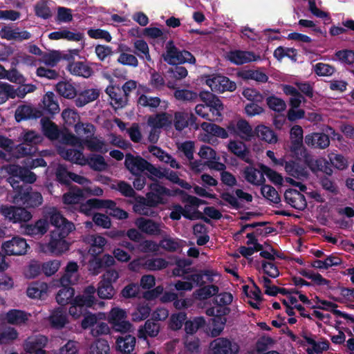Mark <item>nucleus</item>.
Segmentation results:
<instances>
[{
	"label": "nucleus",
	"instance_id": "nucleus-10",
	"mask_svg": "<svg viewBox=\"0 0 354 354\" xmlns=\"http://www.w3.org/2000/svg\"><path fill=\"white\" fill-rule=\"evenodd\" d=\"M202 101L208 106L210 121L220 122L223 120L224 105L221 100L210 93H203L200 95Z\"/></svg>",
	"mask_w": 354,
	"mask_h": 354
},
{
	"label": "nucleus",
	"instance_id": "nucleus-15",
	"mask_svg": "<svg viewBox=\"0 0 354 354\" xmlns=\"http://www.w3.org/2000/svg\"><path fill=\"white\" fill-rule=\"evenodd\" d=\"M0 212L13 223L27 222L32 217L31 213L25 208L14 206L3 205L0 208Z\"/></svg>",
	"mask_w": 354,
	"mask_h": 354
},
{
	"label": "nucleus",
	"instance_id": "nucleus-34",
	"mask_svg": "<svg viewBox=\"0 0 354 354\" xmlns=\"http://www.w3.org/2000/svg\"><path fill=\"white\" fill-rule=\"evenodd\" d=\"M290 151L298 154L302 150L303 129L299 125H295L290 129Z\"/></svg>",
	"mask_w": 354,
	"mask_h": 354
},
{
	"label": "nucleus",
	"instance_id": "nucleus-64",
	"mask_svg": "<svg viewBox=\"0 0 354 354\" xmlns=\"http://www.w3.org/2000/svg\"><path fill=\"white\" fill-rule=\"evenodd\" d=\"M109 345L104 339H97L90 348V354H108Z\"/></svg>",
	"mask_w": 354,
	"mask_h": 354
},
{
	"label": "nucleus",
	"instance_id": "nucleus-46",
	"mask_svg": "<svg viewBox=\"0 0 354 354\" xmlns=\"http://www.w3.org/2000/svg\"><path fill=\"white\" fill-rule=\"evenodd\" d=\"M243 290L248 298V303L256 309H259L262 301L261 292L255 285L248 291V287L244 286Z\"/></svg>",
	"mask_w": 354,
	"mask_h": 354
},
{
	"label": "nucleus",
	"instance_id": "nucleus-49",
	"mask_svg": "<svg viewBox=\"0 0 354 354\" xmlns=\"http://www.w3.org/2000/svg\"><path fill=\"white\" fill-rule=\"evenodd\" d=\"M148 200L146 197L139 196L136 198V203L133 206V211L140 215L153 216L154 212L150 209Z\"/></svg>",
	"mask_w": 354,
	"mask_h": 354
},
{
	"label": "nucleus",
	"instance_id": "nucleus-18",
	"mask_svg": "<svg viewBox=\"0 0 354 354\" xmlns=\"http://www.w3.org/2000/svg\"><path fill=\"white\" fill-rule=\"evenodd\" d=\"M135 224L142 232L151 236L162 235L164 225L160 223L155 222L151 219H147L143 217L137 218Z\"/></svg>",
	"mask_w": 354,
	"mask_h": 354
},
{
	"label": "nucleus",
	"instance_id": "nucleus-63",
	"mask_svg": "<svg viewBox=\"0 0 354 354\" xmlns=\"http://www.w3.org/2000/svg\"><path fill=\"white\" fill-rule=\"evenodd\" d=\"M115 294V290L111 283L100 281L97 288V295L101 299H111Z\"/></svg>",
	"mask_w": 354,
	"mask_h": 354
},
{
	"label": "nucleus",
	"instance_id": "nucleus-41",
	"mask_svg": "<svg viewBox=\"0 0 354 354\" xmlns=\"http://www.w3.org/2000/svg\"><path fill=\"white\" fill-rule=\"evenodd\" d=\"M227 149L231 153L239 158L245 160L246 162H249L248 158L249 151L244 142L238 140H230L228 142Z\"/></svg>",
	"mask_w": 354,
	"mask_h": 354
},
{
	"label": "nucleus",
	"instance_id": "nucleus-59",
	"mask_svg": "<svg viewBox=\"0 0 354 354\" xmlns=\"http://www.w3.org/2000/svg\"><path fill=\"white\" fill-rule=\"evenodd\" d=\"M307 342L310 346L307 348L308 354L321 353L323 351L328 350L329 348L328 341L316 342L311 338H308Z\"/></svg>",
	"mask_w": 354,
	"mask_h": 354
},
{
	"label": "nucleus",
	"instance_id": "nucleus-14",
	"mask_svg": "<svg viewBox=\"0 0 354 354\" xmlns=\"http://www.w3.org/2000/svg\"><path fill=\"white\" fill-rule=\"evenodd\" d=\"M206 84L214 92L223 93L225 91H234L236 85L227 77L216 75H209L206 78Z\"/></svg>",
	"mask_w": 354,
	"mask_h": 354
},
{
	"label": "nucleus",
	"instance_id": "nucleus-12",
	"mask_svg": "<svg viewBox=\"0 0 354 354\" xmlns=\"http://www.w3.org/2000/svg\"><path fill=\"white\" fill-rule=\"evenodd\" d=\"M230 310L228 308H209L207 309L206 314L208 316L214 317L213 327L211 330V334L213 337L218 336L224 329L226 323V318L224 317L228 314Z\"/></svg>",
	"mask_w": 354,
	"mask_h": 354
},
{
	"label": "nucleus",
	"instance_id": "nucleus-25",
	"mask_svg": "<svg viewBox=\"0 0 354 354\" xmlns=\"http://www.w3.org/2000/svg\"><path fill=\"white\" fill-rule=\"evenodd\" d=\"M172 115L167 113H160L150 115L147 120L148 125L153 129L167 128L171 125Z\"/></svg>",
	"mask_w": 354,
	"mask_h": 354
},
{
	"label": "nucleus",
	"instance_id": "nucleus-47",
	"mask_svg": "<svg viewBox=\"0 0 354 354\" xmlns=\"http://www.w3.org/2000/svg\"><path fill=\"white\" fill-rule=\"evenodd\" d=\"M218 287L215 285H207L197 289L193 293V297L198 300H205L216 295L218 292Z\"/></svg>",
	"mask_w": 354,
	"mask_h": 354
},
{
	"label": "nucleus",
	"instance_id": "nucleus-26",
	"mask_svg": "<svg viewBox=\"0 0 354 354\" xmlns=\"http://www.w3.org/2000/svg\"><path fill=\"white\" fill-rule=\"evenodd\" d=\"M84 240V242L90 245L88 253L91 255L100 254L104 250V245L106 244V239L97 234L88 235Z\"/></svg>",
	"mask_w": 354,
	"mask_h": 354
},
{
	"label": "nucleus",
	"instance_id": "nucleus-3",
	"mask_svg": "<svg viewBox=\"0 0 354 354\" xmlns=\"http://www.w3.org/2000/svg\"><path fill=\"white\" fill-rule=\"evenodd\" d=\"M95 288L93 286L86 287L82 295H77L71 301L68 313L74 319L80 318L84 308H89L95 303Z\"/></svg>",
	"mask_w": 354,
	"mask_h": 354
},
{
	"label": "nucleus",
	"instance_id": "nucleus-38",
	"mask_svg": "<svg viewBox=\"0 0 354 354\" xmlns=\"http://www.w3.org/2000/svg\"><path fill=\"white\" fill-rule=\"evenodd\" d=\"M116 344L118 350L123 354H136L133 353L136 344L135 337L130 335L119 337Z\"/></svg>",
	"mask_w": 354,
	"mask_h": 354
},
{
	"label": "nucleus",
	"instance_id": "nucleus-1",
	"mask_svg": "<svg viewBox=\"0 0 354 354\" xmlns=\"http://www.w3.org/2000/svg\"><path fill=\"white\" fill-rule=\"evenodd\" d=\"M52 225L55 230L50 233V240L48 243H39V250L44 253L60 255L69 250L70 244L65 238L75 230L72 222L65 218L55 207H50L46 212Z\"/></svg>",
	"mask_w": 354,
	"mask_h": 354
},
{
	"label": "nucleus",
	"instance_id": "nucleus-56",
	"mask_svg": "<svg viewBox=\"0 0 354 354\" xmlns=\"http://www.w3.org/2000/svg\"><path fill=\"white\" fill-rule=\"evenodd\" d=\"M75 133L81 136H85V139L91 138L95 131V127L91 123L77 122L75 124Z\"/></svg>",
	"mask_w": 354,
	"mask_h": 354
},
{
	"label": "nucleus",
	"instance_id": "nucleus-37",
	"mask_svg": "<svg viewBox=\"0 0 354 354\" xmlns=\"http://www.w3.org/2000/svg\"><path fill=\"white\" fill-rule=\"evenodd\" d=\"M67 69L71 74L85 78L91 77L93 73L92 68L88 64L82 62L70 63Z\"/></svg>",
	"mask_w": 354,
	"mask_h": 354
},
{
	"label": "nucleus",
	"instance_id": "nucleus-4",
	"mask_svg": "<svg viewBox=\"0 0 354 354\" xmlns=\"http://www.w3.org/2000/svg\"><path fill=\"white\" fill-rule=\"evenodd\" d=\"M63 142L71 146L80 147L84 144L86 148L91 151H96L100 153H106L108 151V147L106 142L101 138L97 136H92L89 139L80 140L73 133H66L62 136Z\"/></svg>",
	"mask_w": 354,
	"mask_h": 354
},
{
	"label": "nucleus",
	"instance_id": "nucleus-30",
	"mask_svg": "<svg viewBox=\"0 0 354 354\" xmlns=\"http://www.w3.org/2000/svg\"><path fill=\"white\" fill-rule=\"evenodd\" d=\"M243 174L246 181L253 185L259 186L266 181L265 173L261 167L258 169L252 166L247 167L244 169Z\"/></svg>",
	"mask_w": 354,
	"mask_h": 354
},
{
	"label": "nucleus",
	"instance_id": "nucleus-24",
	"mask_svg": "<svg viewBox=\"0 0 354 354\" xmlns=\"http://www.w3.org/2000/svg\"><path fill=\"white\" fill-rule=\"evenodd\" d=\"M284 197L286 203L297 209H304L307 205L304 196L296 189H287L285 192Z\"/></svg>",
	"mask_w": 354,
	"mask_h": 354
},
{
	"label": "nucleus",
	"instance_id": "nucleus-62",
	"mask_svg": "<svg viewBox=\"0 0 354 354\" xmlns=\"http://www.w3.org/2000/svg\"><path fill=\"white\" fill-rule=\"evenodd\" d=\"M328 160L331 165L338 170H344L348 167V160L342 154L330 153Z\"/></svg>",
	"mask_w": 354,
	"mask_h": 354
},
{
	"label": "nucleus",
	"instance_id": "nucleus-33",
	"mask_svg": "<svg viewBox=\"0 0 354 354\" xmlns=\"http://www.w3.org/2000/svg\"><path fill=\"white\" fill-rule=\"evenodd\" d=\"M109 205H112V203L104 201V199L91 198L81 204L80 211L86 216H90L92 214L94 209L109 207L110 206H109Z\"/></svg>",
	"mask_w": 354,
	"mask_h": 354
},
{
	"label": "nucleus",
	"instance_id": "nucleus-43",
	"mask_svg": "<svg viewBox=\"0 0 354 354\" xmlns=\"http://www.w3.org/2000/svg\"><path fill=\"white\" fill-rule=\"evenodd\" d=\"M160 326L158 324L148 320L143 326L139 328L138 337L144 339H146L147 337H156L158 334Z\"/></svg>",
	"mask_w": 354,
	"mask_h": 354
},
{
	"label": "nucleus",
	"instance_id": "nucleus-31",
	"mask_svg": "<svg viewBox=\"0 0 354 354\" xmlns=\"http://www.w3.org/2000/svg\"><path fill=\"white\" fill-rule=\"evenodd\" d=\"M48 319L50 326L56 329L63 328L68 322L65 310L60 307L52 310Z\"/></svg>",
	"mask_w": 354,
	"mask_h": 354
},
{
	"label": "nucleus",
	"instance_id": "nucleus-52",
	"mask_svg": "<svg viewBox=\"0 0 354 354\" xmlns=\"http://www.w3.org/2000/svg\"><path fill=\"white\" fill-rule=\"evenodd\" d=\"M48 37L53 40L66 39L68 41H79L81 36L80 34L71 32L67 29H62L50 32Z\"/></svg>",
	"mask_w": 354,
	"mask_h": 354
},
{
	"label": "nucleus",
	"instance_id": "nucleus-45",
	"mask_svg": "<svg viewBox=\"0 0 354 354\" xmlns=\"http://www.w3.org/2000/svg\"><path fill=\"white\" fill-rule=\"evenodd\" d=\"M84 197L83 189L74 187L63 195V202L66 205H75L79 203Z\"/></svg>",
	"mask_w": 354,
	"mask_h": 354
},
{
	"label": "nucleus",
	"instance_id": "nucleus-28",
	"mask_svg": "<svg viewBox=\"0 0 354 354\" xmlns=\"http://www.w3.org/2000/svg\"><path fill=\"white\" fill-rule=\"evenodd\" d=\"M199 156L205 159L209 162V167L216 170H223L225 168L224 164L217 162L216 160L218 159L216 156V151L208 146H202L198 151Z\"/></svg>",
	"mask_w": 354,
	"mask_h": 354
},
{
	"label": "nucleus",
	"instance_id": "nucleus-16",
	"mask_svg": "<svg viewBox=\"0 0 354 354\" xmlns=\"http://www.w3.org/2000/svg\"><path fill=\"white\" fill-rule=\"evenodd\" d=\"M1 249L7 255H24L27 252L28 245L24 238L15 236L4 242Z\"/></svg>",
	"mask_w": 354,
	"mask_h": 354
},
{
	"label": "nucleus",
	"instance_id": "nucleus-11",
	"mask_svg": "<svg viewBox=\"0 0 354 354\" xmlns=\"http://www.w3.org/2000/svg\"><path fill=\"white\" fill-rule=\"evenodd\" d=\"M209 349L212 354H239L240 345L234 340L218 337L210 343Z\"/></svg>",
	"mask_w": 354,
	"mask_h": 354
},
{
	"label": "nucleus",
	"instance_id": "nucleus-60",
	"mask_svg": "<svg viewBox=\"0 0 354 354\" xmlns=\"http://www.w3.org/2000/svg\"><path fill=\"white\" fill-rule=\"evenodd\" d=\"M136 53L140 59H146L148 62H151V57L149 54V49L146 41L138 39L134 42Z\"/></svg>",
	"mask_w": 354,
	"mask_h": 354
},
{
	"label": "nucleus",
	"instance_id": "nucleus-6",
	"mask_svg": "<svg viewBox=\"0 0 354 354\" xmlns=\"http://www.w3.org/2000/svg\"><path fill=\"white\" fill-rule=\"evenodd\" d=\"M163 57L164 60L171 65L185 62L194 64L196 62V59L187 50L179 51L171 41L167 44L166 53Z\"/></svg>",
	"mask_w": 354,
	"mask_h": 354
},
{
	"label": "nucleus",
	"instance_id": "nucleus-22",
	"mask_svg": "<svg viewBox=\"0 0 354 354\" xmlns=\"http://www.w3.org/2000/svg\"><path fill=\"white\" fill-rule=\"evenodd\" d=\"M106 93L110 97V104L115 109L123 108L127 102V98L119 86L110 85L106 88Z\"/></svg>",
	"mask_w": 354,
	"mask_h": 354
},
{
	"label": "nucleus",
	"instance_id": "nucleus-58",
	"mask_svg": "<svg viewBox=\"0 0 354 354\" xmlns=\"http://www.w3.org/2000/svg\"><path fill=\"white\" fill-rule=\"evenodd\" d=\"M168 262L162 258H151L145 259L144 268L151 271H156L165 268Z\"/></svg>",
	"mask_w": 354,
	"mask_h": 354
},
{
	"label": "nucleus",
	"instance_id": "nucleus-51",
	"mask_svg": "<svg viewBox=\"0 0 354 354\" xmlns=\"http://www.w3.org/2000/svg\"><path fill=\"white\" fill-rule=\"evenodd\" d=\"M302 274L308 279H311L316 285L322 286L327 290L333 288L330 281L324 278L320 274L312 271H304Z\"/></svg>",
	"mask_w": 354,
	"mask_h": 354
},
{
	"label": "nucleus",
	"instance_id": "nucleus-23",
	"mask_svg": "<svg viewBox=\"0 0 354 354\" xmlns=\"http://www.w3.org/2000/svg\"><path fill=\"white\" fill-rule=\"evenodd\" d=\"M0 37L8 41H22L30 37L28 31H21L19 28L4 26L0 30Z\"/></svg>",
	"mask_w": 354,
	"mask_h": 354
},
{
	"label": "nucleus",
	"instance_id": "nucleus-42",
	"mask_svg": "<svg viewBox=\"0 0 354 354\" xmlns=\"http://www.w3.org/2000/svg\"><path fill=\"white\" fill-rule=\"evenodd\" d=\"M43 109L50 114H56L59 111V106L53 92H47L42 99Z\"/></svg>",
	"mask_w": 354,
	"mask_h": 354
},
{
	"label": "nucleus",
	"instance_id": "nucleus-40",
	"mask_svg": "<svg viewBox=\"0 0 354 354\" xmlns=\"http://www.w3.org/2000/svg\"><path fill=\"white\" fill-rule=\"evenodd\" d=\"M100 93L97 89L90 88L80 93L75 99V105L77 107H82L86 104L93 102L99 97Z\"/></svg>",
	"mask_w": 354,
	"mask_h": 354
},
{
	"label": "nucleus",
	"instance_id": "nucleus-53",
	"mask_svg": "<svg viewBox=\"0 0 354 354\" xmlns=\"http://www.w3.org/2000/svg\"><path fill=\"white\" fill-rule=\"evenodd\" d=\"M56 91L62 97L72 99L76 96L77 92L74 86L68 82H60L56 85Z\"/></svg>",
	"mask_w": 354,
	"mask_h": 354
},
{
	"label": "nucleus",
	"instance_id": "nucleus-44",
	"mask_svg": "<svg viewBox=\"0 0 354 354\" xmlns=\"http://www.w3.org/2000/svg\"><path fill=\"white\" fill-rule=\"evenodd\" d=\"M257 136L261 140L268 143H276L277 142V136L274 132L269 127L265 125H259L255 129Z\"/></svg>",
	"mask_w": 354,
	"mask_h": 354
},
{
	"label": "nucleus",
	"instance_id": "nucleus-21",
	"mask_svg": "<svg viewBox=\"0 0 354 354\" xmlns=\"http://www.w3.org/2000/svg\"><path fill=\"white\" fill-rule=\"evenodd\" d=\"M227 60L236 65H241L259 59L254 53L245 50H231L226 55Z\"/></svg>",
	"mask_w": 354,
	"mask_h": 354
},
{
	"label": "nucleus",
	"instance_id": "nucleus-32",
	"mask_svg": "<svg viewBox=\"0 0 354 354\" xmlns=\"http://www.w3.org/2000/svg\"><path fill=\"white\" fill-rule=\"evenodd\" d=\"M50 207L45 211L46 218L38 220L34 225H27L24 228V233L30 236H42L48 229V223L47 221L46 212Z\"/></svg>",
	"mask_w": 354,
	"mask_h": 354
},
{
	"label": "nucleus",
	"instance_id": "nucleus-35",
	"mask_svg": "<svg viewBox=\"0 0 354 354\" xmlns=\"http://www.w3.org/2000/svg\"><path fill=\"white\" fill-rule=\"evenodd\" d=\"M30 315L20 310L12 309L5 315V320L10 324L21 325L25 324Z\"/></svg>",
	"mask_w": 354,
	"mask_h": 354
},
{
	"label": "nucleus",
	"instance_id": "nucleus-48",
	"mask_svg": "<svg viewBox=\"0 0 354 354\" xmlns=\"http://www.w3.org/2000/svg\"><path fill=\"white\" fill-rule=\"evenodd\" d=\"M42 131L44 134L49 139L53 140L58 138L59 131L57 126L47 118H42L41 120Z\"/></svg>",
	"mask_w": 354,
	"mask_h": 354
},
{
	"label": "nucleus",
	"instance_id": "nucleus-20",
	"mask_svg": "<svg viewBox=\"0 0 354 354\" xmlns=\"http://www.w3.org/2000/svg\"><path fill=\"white\" fill-rule=\"evenodd\" d=\"M313 300L315 302V305L310 306L313 308L330 311L337 317H343L353 321L354 320L351 315L337 310V305L333 301L321 299L317 296H316Z\"/></svg>",
	"mask_w": 354,
	"mask_h": 354
},
{
	"label": "nucleus",
	"instance_id": "nucleus-8",
	"mask_svg": "<svg viewBox=\"0 0 354 354\" xmlns=\"http://www.w3.org/2000/svg\"><path fill=\"white\" fill-rule=\"evenodd\" d=\"M7 176L12 178L17 177L21 180L28 183H33L37 180V176L35 173L17 165H8L0 169V177L6 178Z\"/></svg>",
	"mask_w": 354,
	"mask_h": 354
},
{
	"label": "nucleus",
	"instance_id": "nucleus-50",
	"mask_svg": "<svg viewBox=\"0 0 354 354\" xmlns=\"http://www.w3.org/2000/svg\"><path fill=\"white\" fill-rule=\"evenodd\" d=\"M48 285L44 282L31 283L27 289V295L30 298H41L48 291Z\"/></svg>",
	"mask_w": 354,
	"mask_h": 354
},
{
	"label": "nucleus",
	"instance_id": "nucleus-27",
	"mask_svg": "<svg viewBox=\"0 0 354 354\" xmlns=\"http://www.w3.org/2000/svg\"><path fill=\"white\" fill-rule=\"evenodd\" d=\"M48 342V338L41 335H34L28 337L23 344V348L27 354H32L34 351L40 347H45Z\"/></svg>",
	"mask_w": 354,
	"mask_h": 354
},
{
	"label": "nucleus",
	"instance_id": "nucleus-17",
	"mask_svg": "<svg viewBox=\"0 0 354 354\" xmlns=\"http://www.w3.org/2000/svg\"><path fill=\"white\" fill-rule=\"evenodd\" d=\"M15 203H21L29 207H35L40 205L43 202V198L39 192L20 190L13 198Z\"/></svg>",
	"mask_w": 354,
	"mask_h": 354
},
{
	"label": "nucleus",
	"instance_id": "nucleus-54",
	"mask_svg": "<svg viewBox=\"0 0 354 354\" xmlns=\"http://www.w3.org/2000/svg\"><path fill=\"white\" fill-rule=\"evenodd\" d=\"M240 77L244 80H252L256 82L265 83L268 80V75L259 70H246L240 73Z\"/></svg>",
	"mask_w": 354,
	"mask_h": 354
},
{
	"label": "nucleus",
	"instance_id": "nucleus-36",
	"mask_svg": "<svg viewBox=\"0 0 354 354\" xmlns=\"http://www.w3.org/2000/svg\"><path fill=\"white\" fill-rule=\"evenodd\" d=\"M286 171L290 176L299 178H306L308 172L306 167L300 166L298 162L295 161H285L284 165Z\"/></svg>",
	"mask_w": 354,
	"mask_h": 354
},
{
	"label": "nucleus",
	"instance_id": "nucleus-7",
	"mask_svg": "<svg viewBox=\"0 0 354 354\" xmlns=\"http://www.w3.org/2000/svg\"><path fill=\"white\" fill-rule=\"evenodd\" d=\"M150 192L146 194V198L150 207H156L160 204L167 203V197L174 196L177 193L181 192L176 191L175 192L161 185L158 183H154L149 185Z\"/></svg>",
	"mask_w": 354,
	"mask_h": 354
},
{
	"label": "nucleus",
	"instance_id": "nucleus-13",
	"mask_svg": "<svg viewBox=\"0 0 354 354\" xmlns=\"http://www.w3.org/2000/svg\"><path fill=\"white\" fill-rule=\"evenodd\" d=\"M227 129L230 135L238 136L245 141L250 140L254 136L252 128L245 120L230 121Z\"/></svg>",
	"mask_w": 354,
	"mask_h": 354
},
{
	"label": "nucleus",
	"instance_id": "nucleus-19",
	"mask_svg": "<svg viewBox=\"0 0 354 354\" xmlns=\"http://www.w3.org/2000/svg\"><path fill=\"white\" fill-rule=\"evenodd\" d=\"M148 162L140 156H134L131 153H127L125 156V166L131 174L135 176H138L145 171Z\"/></svg>",
	"mask_w": 354,
	"mask_h": 354
},
{
	"label": "nucleus",
	"instance_id": "nucleus-29",
	"mask_svg": "<svg viewBox=\"0 0 354 354\" xmlns=\"http://www.w3.org/2000/svg\"><path fill=\"white\" fill-rule=\"evenodd\" d=\"M305 143L308 147L326 149L330 145V139L326 133H312L306 136Z\"/></svg>",
	"mask_w": 354,
	"mask_h": 354
},
{
	"label": "nucleus",
	"instance_id": "nucleus-39",
	"mask_svg": "<svg viewBox=\"0 0 354 354\" xmlns=\"http://www.w3.org/2000/svg\"><path fill=\"white\" fill-rule=\"evenodd\" d=\"M78 266L75 262H69L66 268L65 274L60 279L62 286H68L77 281Z\"/></svg>",
	"mask_w": 354,
	"mask_h": 354
},
{
	"label": "nucleus",
	"instance_id": "nucleus-9",
	"mask_svg": "<svg viewBox=\"0 0 354 354\" xmlns=\"http://www.w3.org/2000/svg\"><path fill=\"white\" fill-rule=\"evenodd\" d=\"M127 313L125 310L115 307L110 310L106 319L115 330L126 333L130 332L132 328V325L127 320Z\"/></svg>",
	"mask_w": 354,
	"mask_h": 354
},
{
	"label": "nucleus",
	"instance_id": "nucleus-55",
	"mask_svg": "<svg viewBox=\"0 0 354 354\" xmlns=\"http://www.w3.org/2000/svg\"><path fill=\"white\" fill-rule=\"evenodd\" d=\"M63 286L64 288L59 290L56 296V300L59 305L64 306L71 303L74 296L75 290L73 288L67 287V286Z\"/></svg>",
	"mask_w": 354,
	"mask_h": 354
},
{
	"label": "nucleus",
	"instance_id": "nucleus-2",
	"mask_svg": "<svg viewBox=\"0 0 354 354\" xmlns=\"http://www.w3.org/2000/svg\"><path fill=\"white\" fill-rule=\"evenodd\" d=\"M58 153L66 160L81 166L88 165L95 171H103L107 167L104 158L100 155L91 154L88 157H85L82 151L66 149L65 147H59Z\"/></svg>",
	"mask_w": 354,
	"mask_h": 354
},
{
	"label": "nucleus",
	"instance_id": "nucleus-5",
	"mask_svg": "<svg viewBox=\"0 0 354 354\" xmlns=\"http://www.w3.org/2000/svg\"><path fill=\"white\" fill-rule=\"evenodd\" d=\"M279 293L283 296L281 301L288 315H294V310L301 306L298 304V299L307 306L312 305V301L300 292L283 288L279 290Z\"/></svg>",
	"mask_w": 354,
	"mask_h": 354
},
{
	"label": "nucleus",
	"instance_id": "nucleus-57",
	"mask_svg": "<svg viewBox=\"0 0 354 354\" xmlns=\"http://www.w3.org/2000/svg\"><path fill=\"white\" fill-rule=\"evenodd\" d=\"M10 98H16L15 86L6 82H0V104L5 103Z\"/></svg>",
	"mask_w": 354,
	"mask_h": 354
},
{
	"label": "nucleus",
	"instance_id": "nucleus-61",
	"mask_svg": "<svg viewBox=\"0 0 354 354\" xmlns=\"http://www.w3.org/2000/svg\"><path fill=\"white\" fill-rule=\"evenodd\" d=\"M266 103L268 106L275 112H282L286 109L285 101L275 95H271L267 97Z\"/></svg>",
	"mask_w": 354,
	"mask_h": 354
}]
</instances>
